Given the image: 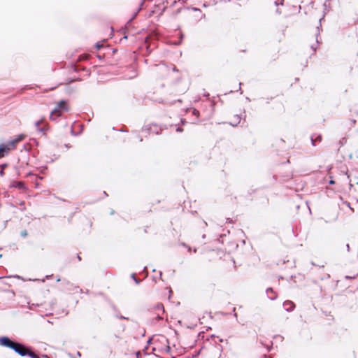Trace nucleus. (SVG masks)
<instances>
[{
  "mask_svg": "<svg viewBox=\"0 0 358 358\" xmlns=\"http://www.w3.org/2000/svg\"><path fill=\"white\" fill-rule=\"evenodd\" d=\"M14 278H21V277L18 275H15L13 276Z\"/></svg>",
  "mask_w": 358,
  "mask_h": 358,
  "instance_id": "obj_17",
  "label": "nucleus"
},
{
  "mask_svg": "<svg viewBox=\"0 0 358 358\" xmlns=\"http://www.w3.org/2000/svg\"><path fill=\"white\" fill-rule=\"evenodd\" d=\"M317 46H318L317 42L315 43V46H314L313 45H311L312 52L313 53L315 52V51H316V50L317 48Z\"/></svg>",
  "mask_w": 358,
  "mask_h": 358,
  "instance_id": "obj_10",
  "label": "nucleus"
},
{
  "mask_svg": "<svg viewBox=\"0 0 358 358\" xmlns=\"http://www.w3.org/2000/svg\"><path fill=\"white\" fill-rule=\"evenodd\" d=\"M152 132L155 133L157 134L159 132V129L157 125H153V130L152 131Z\"/></svg>",
  "mask_w": 358,
  "mask_h": 358,
  "instance_id": "obj_9",
  "label": "nucleus"
},
{
  "mask_svg": "<svg viewBox=\"0 0 358 358\" xmlns=\"http://www.w3.org/2000/svg\"><path fill=\"white\" fill-rule=\"evenodd\" d=\"M330 184H334V180H330Z\"/></svg>",
  "mask_w": 358,
  "mask_h": 358,
  "instance_id": "obj_18",
  "label": "nucleus"
},
{
  "mask_svg": "<svg viewBox=\"0 0 358 358\" xmlns=\"http://www.w3.org/2000/svg\"><path fill=\"white\" fill-rule=\"evenodd\" d=\"M24 136H18L17 138L8 141L0 144V158L8 155V153L14 150L17 143L23 139Z\"/></svg>",
  "mask_w": 358,
  "mask_h": 358,
  "instance_id": "obj_2",
  "label": "nucleus"
},
{
  "mask_svg": "<svg viewBox=\"0 0 358 358\" xmlns=\"http://www.w3.org/2000/svg\"><path fill=\"white\" fill-rule=\"evenodd\" d=\"M182 245L188 249V251H191V248L183 243Z\"/></svg>",
  "mask_w": 358,
  "mask_h": 358,
  "instance_id": "obj_15",
  "label": "nucleus"
},
{
  "mask_svg": "<svg viewBox=\"0 0 358 358\" xmlns=\"http://www.w3.org/2000/svg\"><path fill=\"white\" fill-rule=\"evenodd\" d=\"M132 278H134V280H135L136 283L138 284L139 283V280H138L136 277H135V275L134 274H132Z\"/></svg>",
  "mask_w": 358,
  "mask_h": 358,
  "instance_id": "obj_14",
  "label": "nucleus"
},
{
  "mask_svg": "<svg viewBox=\"0 0 358 358\" xmlns=\"http://www.w3.org/2000/svg\"><path fill=\"white\" fill-rule=\"evenodd\" d=\"M240 121H241V117H238V116L236 117H235V121H234L236 122V124H233V125L234 126L236 125L237 124H238L240 122Z\"/></svg>",
  "mask_w": 358,
  "mask_h": 358,
  "instance_id": "obj_11",
  "label": "nucleus"
},
{
  "mask_svg": "<svg viewBox=\"0 0 358 358\" xmlns=\"http://www.w3.org/2000/svg\"><path fill=\"white\" fill-rule=\"evenodd\" d=\"M266 294L268 298L271 300H275L277 298V295L272 288H268L266 289Z\"/></svg>",
  "mask_w": 358,
  "mask_h": 358,
  "instance_id": "obj_6",
  "label": "nucleus"
},
{
  "mask_svg": "<svg viewBox=\"0 0 358 358\" xmlns=\"http://www.w3.org/2000/svg\"><path fill=\"white\" fill-rule=\"evenodd\" d=\"M0 344L2 346L13 350L16 353L22 357L26 356L24 345L22 343L12 341L8 337H0Z\"/></svg>",
  "mask_w": 358,
  "mask_h": 358,
  "instance_id": "obj_1",
  "label": "nucleus"
},
{
  "mask_svg": "<svg viewBox=\"0 0 358 358\" xmlns=\"http://www.w3.org/2000/svg\"><path fill=\"white\" fill-rule=\"evenodd\" d=\"M193 114H194V115H196V117H199V110H196V109H194V110H193Z\"/></svg>",
  "mask_w": 358,
  "mask_h": 358,
  "instance_id": "obj_13",
  "label": "nucleus"
},
{
  "mask_svg": "<svg viewBox=\"0 0 358 358\" xmlns=\"http://www.w3.org/2000/svg\"><path fill=\"white\" fill-rule=\"evenodd\" d=\"M314 136H311V138H310V141H311L312 145L313 146H315V143L316 141H317V140L320 141L321 140V136H317L316 138H315Z\"/></svg>",
  "mask_w": 358,
  "mask_h": 358,
  "instance_id": "obj_8",
  "label": "nucleus"
},
{
  "mask_svg": "<svg viewBox=\"0 0 358 358\" xmlns=\"http://www.w3.org/2000/svg\"><path fill=\"white\" fill-rule=\"evenodd\" d=\"M182 130L180 129V128L177 129V131H181Z\"/></svg>",
  "mask_w": 358,
  "mask_h": 358,
  "instance_id": "obj_19",
  "label": "nucleus"
},
{
  "mask_svg": "<svg viewBox=\"0 0 358 358\" xmlns=\"http://www.w3.org/2000/svg\"><path fill=\"white\" fill-rule=\"evenodd\" d=\"M233 312H234V315L235 317H237V314L236 313V308H234V310H233Z\"/></svg>",
  "mask_w": 358,
  "mask_h": 358,
  "instance_id": "obj_16",
  "label": "nucleus"
},
{
  "mask_svg": "<svg viewBox=\"0 0 358 358\" xmlns=\"http://www.w3.org/2000/svg\"><path fill=\"white\" fill-rule=\"evenodd\" d=\"M69 104L66 101H60L51 112L50 118L55 120L62 115V114L69 110Z\"/></svg>",
  "mask_w": 358,
  "mask_h": 358,
  "instance_id": "obj_3",
  "label": "nucleus"
},
{
  "mask_svg": "<svg viewBox=\"0 0 358 358\" xmlns=\"http://www.w3.org/2000/svg\"><path fill=\"white\" fill-rule=\"evenodd\" d=\"M283 306L286 311H292L294 308V303L291 301H286L283 303Z\"/></svg>",
  "mask_w": 358,
  "mask_h": 358,
  "instance_id": "obj_5",
  "label": "nucleus"
},
{
  "mask_svg": "<svg viewBox=\"0 0 358 358\" xmlns=\"http://www.w3.org/2000/svg\"><path fill=\"white\" fill-rule=\"evenodd\" d=\"M25 353L26 356L28 355L31 358H39L38 356H37L34 352L27 350V349L25 348Z\"/></svg>",
  "mask_w": 358,
  "mask_h": 358,
  "instance_id": "obj_7",
  "label": "nucleus"
},
{
  "mask_svg": "<svg viewBox=\"0 0 358 358\" xmlns=\"http://www.w3.org/2000/svg\"><path fill=\"white\" fill-rule=\"evenodd\" d=\"M21 236L22 237H26L27 236V232L26 230H23L21 231Z\"/></svg>",
  "mask_w": 358,
  "mask_h": 358,
  "instance_id": "obj_12",
  "label": "nucleus"
},
{
  "mask_svg": "<svg viewBox=\"0 0 358 358\" xmlns=\"http://www.w3.org/2000/svg\"><path fill=\"white\" fill-rule=\"evenodd\" d=\"M357 184H358V182H357Z\"/></svg>",
  "mask_w": 358,
  "mask_h": 358,
  "instance_id": "obj_20",
  "label": "nucleus"
},
{
  "mask_svg": "<svg viewBox=\"0 0 358 358\" xmlns=\"http://www.w3.org/2000/svg\"><path fill=\"white\" fill-rule=\"evenodd\" d=\"M36 127L38 128V131L45 132L48 131V127L45 121H38L36 122Z\"/></svg>",
  "mask_w": 358,
  "mask_h": 358,
  "instance_id": "obj_4",
  "label": "nucleus"
}]
</instances>
